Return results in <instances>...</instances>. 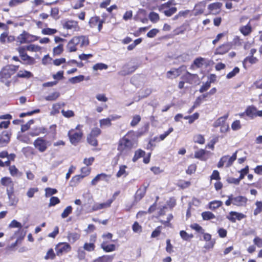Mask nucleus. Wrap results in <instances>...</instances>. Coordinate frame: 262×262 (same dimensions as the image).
<instances>
[{
    "label": "nucleus",
    "mask_w": 262,
    "mask_h": 262,
    "mask_svg": "<svg viewBox=\"0 0 262 262\" xmlns=\"http://www.w3.org/2000/svg\"><path fill=\"white\" fill-rule=\"evenodd\" d=\"M246 217V215L242 213L236 211H230L226 216V218L232 222H235L236 220L240 221Z\"/></svg>",
    "instance_id": "obj_13"
},
{
    "label": "nucleus",
    "mask_w": 262,
    "mask_h": 262,
    "mask_svg": "<svg viewBox=\"0 0 262 262\" xmlns=\"http://www.w3.org/2000/svg\"><path fill=\"white\" fill-rule=\"evenodd\" d=\"M256 113L257 108L254 106H250L248 107L245 112L246 115L250 118L256 117Z\"/></svg>",
    "instance_id": "obj_28"
},
{
    "label": "nucleus",
    "mask_w": 262,
    "mask_h": 262,
    "mask_svg": "<svg viewBox=\"0 0 262 262\" xmlns=\"http://www.w3.org/2000/svg\"><path fill=\"white\" fill-rule=\"evenodd\" d=\"M84 79L83 75H79L69 79V81L72 83H76L82 81Z\"/></svg>",
    "instance_id": "obj_50"
},
{
    "label": "nucleus",
    "mask_w": 262,
    "mask_h": 262,
    "mask_svg": "<svg viewBox=\"0 0 262 262\" xmlns=\"http://www.w3.org/2000/svg\"><path fill=\"white\" fill-rule=\"evenodd\" d=\"M120 118L118 116H111L110 117L105 119L100 120V126L103 127L105 126H110L112 125L111 121L117 120Z\"/></svg>",
    "instance_id": "obj_18"
},
{
    "label": "nucleus",
    "mask_w": 262,
    "mask_h": 262,
    "mask_svg": "<svg viewBox=\"0 0 262 262\" xmlns=\"http://www.w3.org/2000/svg\"><path fill=\"white\" fill-rule=\"evenodd\" d=\"M101 248L105 252H111L115 250L116 246L114 244H107V242L103 241L101 244Z\"/></svg>",
    "instance_id": "obj_25"
},
{
    "label": "nucleus",
    "mask_w": 262,
    "mask_h": 262,
    "mask_svg": "<svg viewBox=\"0 0 262 262\" xmlns=\"http://www.w3.org/2000/svg\"><path fill=\"white\" fill-rule=\"evenodd\" d=\"M89 23L90 26L91 28H95L96 26H98V30L99 32H100L102 28V25L104 21L103 20L101 19L99 16H95L92 17Z\"/></svg>",
    "instance_id": "obj_11"
},
{
    "label": "nucleus",
    "mask_w": 262,
    "mask_h": 262,
    "mask_svg": "<svg viewBox=\"0 0 262 262\" xmlns=\"http://www.w3.org/2000/svg\"><path fill=\"white\" fill-rule=\"evenodd\" d=\"M180 234L181 237L185 241H190L193 237L192 234H188L185 230H181Z\"/></svg>",
    "instance_id": "obj_43"
},
{
    "label": "nucleus",
    "mask_w": 262,
    "mask_h": 262,
    "mask_svg": "<svg viewBox=\"0 0 262 262\" xmlns=\"http://www.w3.org/2000/svg\"><path fill=\"white\" fill-rule=\"evenodd\" d=\"M56 254L54 253L53 249L51 248L47 251L46 255L45 256V258L46 259H54L56 257Z\"/></svg>",
    "instance_id": "obj_53"
},
{
    "label": "nucleus",
    "mask_w": 262,
    "mask_h": 262,
    "mask_svg": "<svg viewBox=\"0 0 262 262\" xmlns=\"http://www.w3.org/2000/svg\"><path fill=\"white\" fill-rule=\"evenodd\" d=\"M55 249L56 255L61 256L63 254L70 252L71 250V247L67 243H59L56 245Z\"/></svg>",
    "instance_id": "obj_7"
},
{
    "label": "nucleus",
    "mask_w": 262,
    "mask_h": 262,
    "mask_svg": "<svg viewBox=\"0 0 262 262\" xmlns=\"http://www.w3.org/2000/svg\"><path fill=\"white\" fill-rule=\"evenodd\" d=\"M87 140L88 143L91 144V145H93L94 146H96L98 144L97 140L96 139V137L95 136H88L87 137Z\"/></svg>",
    "instance_id": "obj_56"
},
{
    "label": "nucleus",
    "mask_w": 262,
    "mask_h": 262,
    "mask_svg": "<svg viewBox=\"0 0 262 262\" xmlns=\"http://www.w3.org/2000/svg\"><path fill=\"white\" fill-rule=\"evenodd\" d=\"M205 153H206V151L204 149H201L195 152L194 158L203 160V157L205 155Z\"/></svg>",
    "instance_id": "obj_59"
},
{
    "label": "nucleus",
    "mask_w": 262,
    "mask_h": 262,
    "mask_svg": "<svg viewBox=\"0 0 262 262\" xmlns=\"http://www.w3.org/2000/svg\"><path fill=\"white\" fill-rule=\"evenodd\" d=\"M135 137V133L130 130L120 139L117 149L120 155L126 154L133 148L137 146Z\"/></svg>",
    "instance_id": "obj_1"
},
{
    "label": "nucleus",
    "mask_w": 262,
    "mask_h": 262,
    "mask_svg": "<svg viewBox=\"0 0 262 262\" xmlns=\"http://www.w3.org/2000/svg\"><path fill=\"white\" fill-rule=\"evenodd\" d=\"M107 68V66L103 63H96L93 67V69L95 71L106 70Z\"/></svg>",
    "instance_id": "obj_54"
},
{
    "label": "nucleus",
    "mask_w": 262,
    "mask_h": 262,
    "mask_svg": "<svg viewBox=\"0 0 262 262\" xmlns=\"http://www.w3.org/2000/svg\"><path fill=\"white\" fill-rule=\"evenodd\" d=\"M78 38V44L80 45V48L87 47L89 45V37L85 35L77 36Z\"/></svg>",
    "instance_id": "obj_24"
},
{
    "label": "nucleus",
    "mask_w": 262,
    "mask_h": 262,
    "mask_svg": "<svg viewBox=\"0 0 262 262\" xmlns=\"http://www.w3.org/2000/svg\"><path fill=\"white\" fill-rule=\"evenodd\" d=\"M127 166L124 165H120L119 167V170L116 174L117 178H120L122 176L126 177L128 174V172L126 171Z\"/></svg>",
    "instance_id": "obj_36"
},
{
    "label": "nucleus",
    "mask_w": 262,
    "mask_h": 262,
    "mask_svg": "<svg viewBox=\"0 0 262 262\" xmlns=\"http://www.w3.org/2000/svg\"><path fill=\"white\" fill-rule=\"evenodd\" d=\"M78 40L77 36H74L71 40H69L67 45V49L70 52H76L77 50V46Z\"/></svg>",
    "instance_id": "obj_16"
},
{
    "label": "nucleus",
    "mask_w": 262,
    "mask_h": 262,
    "mask_svg": "<svg viewBox=\"0 0 262 262\" xmlns=\"http://www.w3.org/2000/svg\"><path fill=\"white\" fill-rule=\"evenodd\" d=\"M45 132V129L42 127H37L29 132V135L32 137L37 136Z\"/></svg>",
    "instance_id": "obj_35"
},
{
    "label": "nucleus",
    "mask_w": 262,
    "mask_h": 262,
    "mask_svg": "<svg viewBox=\"0 0 262 262\" xmlns=\"http://www.w3.org/2000/svg\"><path fill=\"white\" fill-rule=\"evenodd\" d=\"M177 11V8L176 7H171L167 10H164L163 13L167 16H170Z\"/></svg>",
    "instance_id": "obj_63"
},
{
    "label": "nucleus",
    "mask_w": 262,
    "mask_h": 262,
    "mask_svg": "<svg viewBox=\"0 0 262 262\" xmlns=\"http://www.w3.org/2000/svg\"><path fill=\"white\" fill-rule=\"evenodd\" d=\"M228 117V115H225L223 116H222L220 118H219L217 120H216L213 124V126L214 127H217L219 126H221L223 125H224L225 123H226V120Z\"/></svg>",
    "instance_id": "obj_27"
},
{
    "label": "nucleus",
    "mask_w": 262,
    "mask_h": 262,
    "mask_svg": "<svg viewBox=\"0 0 262 262\" xmlns=\"http://www.w3.org/2000/svg\"><path fill=\"white\" fill-rule=\"evenodd\" d=\"M209 63V60L208 59L202 57L197 58L193 61V64L197 68L207 67Z\"/></svg>",
    "instance_id": "obj_21"
},
{
    "label": "nucleus",
    "mask_w": 262,
    "mask_h": 262,
    "mask_svg": "<svg viewBox=\"0 0 262 262\" xmlns=\"http://www.w3.org/2000/svg\"><path fill=\"white\" fill-rule=\"evenodd\" d=\"M256 208L254 210L253 214L256 215L262 211V202L256 201L255 202Z\"/></svg>",
    "instance_id": "obj_46"
},
{
    "label": "nucleus",
    "mask_w": 262,
    "mask_h": 262,
    "mask_svg": "<svg viewBox=\"0 0 262 262\" xmlns=\"http://www.w3.org/2000/svg\"><path fill=\"white\" fill-rule=\"evenodd\" d=\"M239 72V69L237 67H235L233 69V70L229 72L226 76L227 79H230L235 76L236 74L238 73Z\"/></svg>",
    "instance_id": "obj_64"
},
{
    "label": "nucleus",
    "mask_w": 262,
    "mask_h": 262,
    "mask_svg": "<svg viewBox=\"0 0 262 262\" xmlns=\"http://www.w3.org/2000/svg\"><path fill=\"white\" fill-rule=\"evenodd\" d=\"M173 131V128L172 127H169L168 129L164 132L163 134L160 135L159 137H155L152 140H151L148 143V148L152 146V141H161L164 140Z\"/></svg>",
    "instance_id": "obj_14"
},
{
    "label": "nucleus",
    "mask_w": 262,
    "mask_h": 262,
    "mask_svg": "<svg viewBox=\"0 0 262 262\" xmlns=\"http://www.w3.org/2000/svg\"><path fill=\"white\" fill-rule=\"evenodd\" d=\"M29 136H30L29 133L27 135L25 134L18 137V139L22 142L25 143L26 144H29L31 143V140L29 138Z\"/></svg>",
    "instance_id": "obj_51"
},
{
    "label": "nucleus",
    "mask_w": 262,
    "mask_h": 262,
    "mask_svg": "<svg viewBox=\"0 0 262 262\" xmlns=\"http://www.w3.org/2000/svg\"><path fill=\"white\" fill-rule=\"evenodd\" d=\"M39 37L29 34L27 32L24 31L22 33L17 37V41L20 44L29 43L37 40Z\"/></svg>",
    "instance_id": "obj_3"
},
{
    "label": "nucleus",
    "mask_w": 262,
    "mask_h": 262,
    "mask_svg": "<svg viewBox=\"0 0 262 262\" xmlns=\"http://www.w3.org/2000/svg\"><path fill=\"white\" fill-rule=\"evenodd\" d=\"M68 135L71 144L76 145L81 140L83 133L80 130L76 132L75 129H71L69 131Z\"/></svg>",
    "instance_id": "obj_5"
},
{
    "label": "nucleus",
    "mask_w": 262,
    "mask_h": 262,
    "mask_svg": "<svg viewBox=\"0 0 262 262\" xmlns=\"http://www.w3.org/2000/svg\"><path fill=\"white\" fill-rule=\"evenodd\" d=\"M57 30L55 29L49 28H44L41 30V33L43 35H51L55 34Z\"/></svg>",
    "instance_id": "obj_44"
},
{
    "label": "nucleus",
    "mask_w": 262,
    "mask_h": 262,
    "mask_svg": "<svg viewBox=\"0 0 262 262\" xmlns=\"http://www.w3.org/2000/svg\"><path fill=\"white\" fill-rule=\"evenodd\" d=\"M232 47L230 43L223 44L216 49L215 54L223 55L227 53Z\"/></svg>",
    "instance_id": "obj_20"
},
{
    "label": "nucleus",
    "mask_w": 262,
    "mask_h": 262,
    "mask_svg": "<svg viewBox=\"0 0 262 262\" xmlns=\"http://www.w3.org/2000/svg\"><path fill=\"white\" fill-rule=\"evenodd\" d=\"M61 104L59 103L54 104L52 106V110L51 112V115H55L59 113Z\"/></svg>",
    "instance_id": "obj_52"
},
{
    "label": "nucleus",
    "mask_w": 262,
    "mask_h": 262,
    "mask_svg": "<svg viewBox=\"0 0 262 262\" xmlns=\"http://www.w3.org/2000/svg\"><path fill=\"white\" fill-rule=\"evenodd\" d=\"M236 152H234L231 157L225 156L222 157L217 164V167H222L225 164L226 167L230 166L236 159Z\"/></svg>",
    "instance_id": "obj_6"
},
{
    "label": "nucleus",
    "mask_w": 262,
    "mask_h": 262,
    "mask_svg": "<svg viewBox=\"0 0 262 262\" xmlns=\"http://www.w3.org/2000/svg\"><path fill=\"white\" fill-rule=\"evenodd\" d=\"M16 76L18 78H29L33 76V74L29 71L23 70L19 71Z\"/></svg>",
    "instance_id": "obj_32"
},
{
    "label": "nucleus",
    "mask_w": 262,
    "mask_h": 262,
    "mask_svg": "<svg viewBox=\"0 0 262 262\" xmlns=\"http://www.w3.org/2000/svg\"><path fill=\"white\" fill-rule=\"evenodd\" d=\"M141 117L139 115H136L133 116L132 121L130 122V126L134 127L136 126L141 121Z\"/></svg>",
    "instance_id": "obj_55"
},
{
    "label": "nucleus",
    "mask_w": 262,
    "mask_h": 262,
    "mask_svg": "<svg viewBox=\"0 0 262 262\" xmlns=\"http://www.w3.org/2000/svg\"><path fill=\"white\" fill-rule=\"evenodd\" d=\"M26 49L32 52H39L41 50V48L38 45L32 44L27 46Z\"/></svg>",
    "instance_id": "obj_49"
},
{
    "label": "nucleus",
    "mask_w": 262,
    "mask_h": 262,
    "mask_svg": "<svg viewBox=\"0 0 262 262\" xmlns=\"http://www.w3.org/2000/svg\"><path fill=\"white\" fill-rule=\"evenodd\" d=\"M57 192V190L54 188H46L45 189V196L46 197H49Z\"/></svg>",
    "instance_id": "obj_58"
},
{
    "label": "nucleus",
    "mask_w": 262,
    "mask_h": 262,
    "mask_svg": "<svg viewBox=\"0 0 262 262\" xmlns=\"http://www.w3.org/2000/svg\"><path fill=\"white\" fill-rule=\"evenodd\" d=\"M205 4L203 3H200L196 4L194 8V15H198L203 13L205 9Z\"/></svg>",
    "instance_id": "obj_31"
},
{
    "label": "nucleus",
    "mask_w": 262,
    "mask_h": 262,
    "mask_svg": "<svg viewBox=\"0 0 262 262\" xmlns=\"http://www.w3.org/2000/svg\"><path fill=\"white\" fill-rule=\"evenodd\" d=\"M194 142L200 144H203L205 143V139L204 136L201 134H198L193 137Z\"/></svg>",
    "instance_id": "obj_48"
},
{
    "label": "nucleus",
    "mask_w": 262,
    "mask_h": 262,
    "mask_svg": "<svg viewBox=\"0 0 262 262\" xmlns=\"http://www.w3.org/2000/svg\"><path fill=\"white\" fill-rule=\"evenodd\" d=\"M222 6V4L221 3H214L208 6V9L210 13L213 14H218L221 11Z\"/></svg>",
    "instance_id": "obj_19"
},
{
    "label": "nucleus",
    "mask_w": 262,
    "mask_h": 262,
    "mask_svg": "<svg viewBox=\"0 0 262 262\" xmlns=\"http://www.w3.org/2000/svg\"><path fill=\"white\" fill-rule=\"evenodd\" d=\"M20 230H17L14 233V235L13 236L14 238H16V241L12 243L11 245L9 246V248L10 249H13L14 248H15L18 244H20L21 241H23L25 235V233H24L23 232L20 233Z\"/></svg>",
    "instance_id": "obj_17"
},
{
    "label": "nucleus",
    "mask_w": 262,
    "mask_h": 262,
    "mask_svg": "<svg viewBox=\"0 0 262 262\" xmlns=\"http://www.w3.org/2000/svg\"><path fill=\"white\" fill-rule=\"evenodd\" d=\"M26 50L27 49L24 47H20L17 49V51L23 60L26 61L28 64H34L35 63V59L26 53Z\"/></svg>",
    "instance_id": "obj_8"
},
{
    "label": "nucleus",
    "mask_w": 262,
    "mask_h": 262,
    "mask_svg": "<svg viewBox=\"0 0 262 262\" xmlns=\"http://www.w3.org/2000/svg\"><path fill=\"white\" fill-rule=\"evenodd\" d=\"M2 185L7 188V194L9 200H11L14 192V183L10 177H4L1 180Z\"/></svg>",
    "instance_id": "obj_4"
},
{
    "label": "nucleus",
    "mask_w": 262,
    "mask_h": 262,
    "mask_svg": "<svg viewBox=\"0 0 262 262\" xmlns=\"http://www.w3.org/2000/svg\"><path fill=\"white\" fill-rule=\"evenodd\" d=\"M258 61V59L253 56H250L246 57L243 60V63L245 64L246 62H249L251 64L256 63Z\"/></svg>",
    "instance_id": "obj_47"
},
{
    "label": "nucleus",
    "mask_w": 262,
    "mask_h": 262,
    "mask_svg": "<svg viewBox=\"0 0 262 262\" xmlns=\"http://www.w3.org/2000/svg\"><path fill=\"white\" fill-rule=\"evenodd\" d=\"M180 75L178 69H172L167 72L166 75L168 78L173 79L178 77Z\"/></svg>",
    "instance_id": "obj_39"
},
{
    "label": "nucleus",
    "mask_w": 262,
    "mask_h": 262,
    "mask_svg": "<svg viewBox=\"0 0 262 262\" xmlns=\"http://www.w3.org/2000/svg\"><path fill=\"white\" fill-rule=\"evenodd\" d=\"M232 200H233V205L238 207L246 206L248 201V199L246 197L242 195H238L235 197L233 196Z\"/></svg>",
    "instance_id": "obj_15"
},
{
    "label": "nucleus",
    "mask_w": 262,
    "mask_h": 262,
    "mask_svg": "<svg viewBox=\"0 0 262 262\" xmlns=\"http://www.w3.org/2000/svg\"><path fill=\"white\" fill-rule=\"evenodd\" d=\"M63 51V45L60 44L53 49V54L54 56L60 55Z\"/></svg>",
    "instance_id": "obj_40"
},
{
    "label": "nucleus",
    "mask_w": 262,
    "mask_h": 262,
    "mask_svg": "<svg viewBox=\"0 0 262 262\" xmlns=\"http://www.w3.org/2000/svg\"><path fill=\"white\" fill-rule=\"evenodd\" d=\"M80 237V234L77 233H70L68 235V239L71 243H74Z\"/></svg>",
    "instance_id": "obj_41"
},
{
    "label": "nucleus",
    "mask_w": 262,
    "mask_h": 262,
    "mask_svg": "<svg viewBox=\"0 0 262 262\" xmlns=\"http://www.w3.org/2000/svg\"><path fill=\"white\" fill-rule=\"evenodd\" d=\"M63 28L67 30H71L73 31L78 32L80 28L78 22L73 20H64L62 21Z\"/></svg>",
    "instance_id": "obj_9"
},
{
    "label": "nucleus",
    "mask_w": 262,
    "mask_h": 262,
    "mask_svg": "<svg viewBox=\"0 0 262 262\" xmlns=\"http://www.w3.org/2000/svg\"><path fill=\"white\" fill-rule=\"evenodd\" d=\"M242 125L239 120H236L233 122L231 124V128L233 130H237L241 128Z\"/></svg>",
    "instance_id": "obj_60"
},
{
    "label": "nucleus",
    "mask_w": 262,
    "mask_h": 262,
    "mask_svg": "<svg viewBox=\"0 0 262 262\" xmlns=\"http://www.w3.org/2000/svg\"><path fill=\"white\" fill-rule=\"evenodd\" d=\"M59 93L57 92H53L45 97L47 101H54L56 100L59 97Z\"/></svg>",
    "instance_id": "obj_42"
},
{
    "label": "nucleus",
    "mask_w": 262,
    "mask_h": 262,
    "mask_svg": "<svg viewBox=\"0 0 262 262\" xmlns=\"http://www.w3.org/2000/svg\"><path fill=\"white\" fill-rule=\"evenodd\" d=\"M204 239L207 242H209L205 247L208 248H211L213 247L215 241L211 240V235L209 233H204Z\"/></svg>",
    "instance_id": "obj_34"
},
{
    "label": "nucleus",
    "mask_w": 262,
    "mask_h": 262,
    "mask_svg": "<svg viewBox=\"0 0 262 262\" xmlns=\"http://www.w3.org/2000/svg\"><path fill=\"white\" fill-rule=\"evenodd\" d=\"M19 66L14 65H7L4 67L0 71V81L9 87L11 81L9 80L18 70Z\"/></svg>",
    "instance_id": "obj_2"
},
{
    "label": "nucleus",
    "mask_w": 262,
    "mask_h": 262,
    "mask_svg": "<svg viewBox=\"0 0 262 262\" xmlns=\"http://www.w3.org/2000/svg\"><path fill=\"white\" fill-rule=\"evenodd\" d=\"M149 18L152 23H156L159 20V16L158 13L152 12L149 14Z\"/></svg>",
    "instance_id": "obj_57"
},
{
    "label": "nucleus",
    "mask_w": 262,
    "mask_h": 262,
    "mask_svg": "<svg viewBox=\"0 0 262 262\" xmlns=\"http://www.w3.org/2000/svg\"><path fill=\"white\" fill-rule=\"evenodd\" d=\"M9 170L12 177H21L23 173L18 170L15 165L10 166Z\"/></svg>",
    "instance_id": "obj_33"
},
{
    "label": "nucleus",
    "mask_w": 262,
    "mask_h": 262,
    "mask_svg": "<svg viewBox=\"0 0 262 262\" xmlns=\"http://www.w3.org/2000/svg\"><path fill=\"white\" fill-rule=\"evenodd\" d=\"M202 216L204 220L215 219V215L210 211H205L202 213Z\"/></svg>",
    "instance_id": "obj_45"
},
{
    "label": "nucleus",
    "mask_w": 262,
    "mask_h": 262,
    "mask_svg": "<svg viewBox=\"0 0 262 262\" xmlns=\"http://www.w3.org/2000/svg\"><path fill=\"white\" fill-rule=\"evenodd\" d=\"M223 202L221 201H213L209 203V208L213 210L221 206Z\"/></svg>",
    "instance_id": "obj_37"
},
{
    "label": "nucleus",
    "mask_w": 262,
    "mask_h": 262,
    "mask_svg": "<svg viewBox=\"0 0 262 262\" xmlns=\"http://www.w3.org/2000/svg\"><path fill=\"white\" fill-rule=\"evenodd\" d=\"M145 152L144 150L139 149L135 152L134 156L133 158V161L134 162H136L139 159L143 157Z\"/></svg>",
    "instance_id": "obj_38"
},
{
    "label": "nucleus",
    "mask_w": 262,
    "mask_h": 262,
    "mask_svg": "<svg viewBox=\"0 0 262 262\" xmlns=\"http://www.w3.org/2000/svg\"><path fill=\"white\" fill-rule=\"evenodd\" d=\"M47 141L42 138H38L34 142V147L40 152H44L47 148Z\"/></svg>",
    "instance_id": "obj_10"
},
{
    "label": "nucleus",
    "mask_w": 262,
    "mask_h": 262,
    "mask_svg": "<svg viewBox=\"0 0 262 262\" xmlns=\"http://www.w3.org/2000/svg\"><path fill=\"white\" fill-rule=\"evenodd\" d=\"M136 67L135 66H129V65L125 66L123 67V70L120 72V74L122 75H125L127 74H129L133 72H134L136 69Z\"/></svg>",
    "instance_id": "obj_30"
},
{
    "label": "nucleus",
    "mask_w": 262,
    "mask_h": 262,
    "mask_svg": "<svg viewBox=\"0 0 262 262\" xmlns=\"http://www.w3.org/2000/svg\"><path fill=\"white\" fill-rule=\"evenodd\" d=\"M251 20H250L246 25L242 26L239 28V31L244 36H248L252 32V29L250 25Z\"/></svg>",
    "instance_id": "obj_23"
},
{
    "label": "nucleus",
    "mask_w": 262,
    "mask_h": 262,
    "mask_svg": "<svg viewBox=\"0 0 262 262\" xmlns=\"http://www.w3.org/2000/svg\"><path fill=\"white\" fill-rule=\"evenodd\" d=\"M11 133L10 131H3L0 135V147L6 146L10 141Z\"/></svg>",
    "instance_id": "obj_12"
},
{
    "label": "nucleus",
    "mask_w": 262,
    "mask_h": 262,
    "mask_svg": "<svg viewBox=\"0 0 262 262\" xmlns=\"http://www.w3.org/2000/svg\"><path fill=\"white\" fill-rule=\"evenodd\" d=\"M62 115L66 118H69L75 116L74 112L72 110L65 111L62 110L61 111Z\"/></svg>",
    "instance_id": "obj_61"
},
{
    "label": "nucleus",
    "mask_w": 262,
    "mask_h": 262,
    "mask_svg": "<svg viewBox=\"0 0 262 262\" xmlns=\"http://www.w3.org/2000/svg\"><path fill=\"white\" fill-rule=\"evenodd\" d=\"M72 207L71 206H68L61 213V217L63 219L67 217L72 212Z\"/></svg>",
    "instance_id": "obj_62"
},
{
    "label": "nucleus",
    "mask_w": 262,
    "mask_h": 262,
    "mask_svg": "<svg viewBox=\"0 0 262 262\" xmlns=\"http://www.w3.org/2000/svg\"><path fill=\"white\" fill-rule=\"evenodd\" d=\"M146 191V187H144L143 188H139L135 194V200L139 201L141 200L145 194Z\"/></svg>",
    "instance_id": "obj_29"
},
{
    "label": "nucleus",
    "mask_w": 262,
    "mask_h": 262,
    "mask_svg": "<svg viewBox=\"0 0 262 262\" xmlns=\"http://www.w3.org/2000/svg\"><path fill=\"white\" fill-rule=\"evenodd\" d=\"M113 200L110 199L107 200L106 202L103 203H96V205L94 206L93 209L94 210H100L103 208L109 207L111 204L113 203Z\"/></svg>",
    "instance_id": "obj_26"
},
{
    "label": "nucleus",
    "mask_w": 262,
    "mask_h": 262,
    "mask_svg": "<svg viewBox=\"0 0 262 262\" xmlns=\"http://www.w3.org/2000/svg\"><path fill=\"white\" fill-rule=\"evenodd\" d=\"M96 236L95 235H92L90 238V243H85L83 246L84 250L88 251H92L94 250L95 246L94 243L96 241Z\"/></svg>",
    "instance_id": "obj_22"
}]
</instances>
